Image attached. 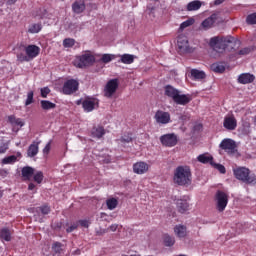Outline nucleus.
<instances>
[{
  "label": "nucleus",
  "mask_w": 256,
  "mask_h": 256,
  "mask_svg": "<svg viewBox=\"0 0 256 256\" xmlns=\"http://www.w3.org/2000/svg\"><path fill=\"white\" fill-rule=\"evenodd\" d=\"M45 16H40V19H43Z\"/></svg>",
  "instance_id": "64"
},
{
  "label": "nucleus",
  "mask_w": 256,
  "mask_h": 256,
  "mask_svg": "<svg viewBox=\"0 0 256 256\" xmlns=\"http://www.w3.org/2000/svg\"><path fill=\"white\" fill-rule=\"evenodd\" d=\"M190 75H191L192 79H194V81H201V80L205 79V77H207V75L205 74L204 71L198 70V69H192L190 71Z\"/></svg>",
  "instance_id": "20"
},
{
  "label": "nucleus",
  "mask_w": 256,
  "mask_h": 256,
  "mask_svg": "<svg viewBox=\"0 0 256 256\" xmlns=\"http://www.w3.org/2000/svg\"><path fill=\"white\" fill-rule=\"evenodd\" d=\"M223 126L228 131H235L237 129V119L234 116H226L224 118Z\"/></svg>",
  "instance_id": "15"
},
{
  "label": "nucleus",
  "mask_w": 256,
  "mask_h": 256,
  "mask_svg": "<svg viewBox=\"0 0 256 256\" xmlns=\"http://www.w3.org/2000/svg\"><path fill=\"white\" fill-rule=\"evenodd\" d=\"M7 5H15L17 3V0H7Z\"/></svg>",
  "instance_id": "58"
},
{
  "label": "nucleus",
  "mask_w": 256,
  "mask_h": 256,
  "mask_svg": "<svg viewBox=\"0 0 256 256\" xmlns=\"http://www.w3.org/2000/svg\"><path fill=\"white\" fill-rule=\"evenodd\" d=\"M78 223L81 225V227H89V221L87 220H80Z\"/></svg>",
  "instance_id": "54"
},
{
  "label": "nucleus",
  "mask_w": 256,
  "mask_h": 256,
  "mask_svg": "<svg viewBox=\"0 0 256 256\" xmlns=\"http://www.w3.org/2000/svg\"><path fill=\"white\" fill-rule=\"evenodd\" d=\"M215 201L217 211H219V213H223V211H225L227 208V204L229 203V195L221 190H218L215 195Z\"/></svg>",
  "instance_id": "5"
},
{
  "label": "nucleus",
  "mask_w": 256,
  "mask_h": 256,
  "mask_svg": "<svg viewBox=\"0 0 256 256\" xmlns=\"http://www.w3.org/2000/svg\"><path fill=\"white\" fill-rule=\"evenodd\" d=\"M28 189H29V191H33V189H35V184L30 183V184L28 185Z\"/></svg>",
  "instance_id": "59"
},
{
  "label": "nucleus",
  "mask_w": 256,
  "mask_h": 256,
  "mask_svg": "<svg viewBox=\"0 0 256 256\" xmlns=\"http://www.w3.org/2000/svg\"><path fill=\"white\" fill-rule=\"evenodd\" d=\"M119 226L117 225V224H112L110 227H109V229H110V231H113V232H115V231H117V228H118Z\"/></svg>",
  "instance_id": "55"
},
{
  "label": "nucleus",
  "mask_w": 256,
  "mask_h": 256,
  "mask_svg": "<svg viewBox=\"0 0 256 256\" xmlns=\"http://www.w3.org/2000/svg\"><path fill=\"white\" fill-rule=\"evenodd\" d=\"M131 141H133L131 134H124L120 139H117L119 145H127V143H131Z\"/></svg>",
  "instance_id": "36"
},
{
  "label": "nucleus",
  "mask_w": 256,
  "mask_h": 256,
  "mask_svg": "<svg viewBox=\"0 0 256 256\" xmlns=\"http://www.w3.org/2000/svg\"><path fill=\"white\" fill-rule=\"evenodd\" d=\"M1 197H3V190H1V187H0V199Z\"/></svg>",
  "instance_id": "62"
},
{
  "label": "nucleus",
  "mask_w": 256,
  "mask_h": 256,
  "mask_svg": "<svg viewBox=\"0 0 256 256\" xmlns=\"http://www.w3.org/2000/svg\"><path fill=\"white\" fill-rule=\"evenodd\" d=\"M73 45H75V40L74 39H71V38L64 39V41H63V46L64 47L69 48V47H73Z\"/></svg>",
  "instance_id": "44"
},
{
  "label": "nucleus",
  "mask_w": 256,
  "mask_h": 256,
  "mask_svg": "<svg viewBox=\"0 0 256 256\" xmlns=\"http://www.w3.org/2000/svg\"><path fill=\"white\" fill-rule=\"evenodd\" d=\"M222 3H225V0H215L214 5H221Z\"/></svg>",
  "instance_id": "57"
},
{
  "label": "nucleus",
  "mask_w": 256,
  "mask_h": 256,
  "mask_svg": "<svg viewBox=\"0 0 256 256\" xmlns=\"http://www.w3.org/2000/svg\"><path fill=\"white\" fill-rule=\"evenodd\" d=\"M155 9H156V6L153 5V3L148 4L147 11H149V13H155Z\"/></svg>",
  "instance_id": "52"
},
{
  "label": "nucleus",
  "mask_w": 256,
  "mask_h": 256,
  "mask_svg": "<svg viewBox=\"0 0 256 256\" xmlns=\"http://www.w3.org/2000/svg\"><path fill=\"white\" fill-rule=\"evenodd\" d=\"M173 101L176 105H187V103H191V96L189 94H181L179 92Z\"/></svg>",
  "instance_id": "18"
},
{
  "label": "nucleus",
  "mask_w": 256,
  "mask_h": 256,
  "mask_svg": "<svg viewBox=\"0 0 256 256\" xmlns=\"http://www.w3.org/2000/svg\"><path fill=\"white\" fill-rule=\"evenodd\" d=\"M33 173H35V169H33L32 167L26 166L22 168V177H25L28 180L33 177Z\"/></svg>",
  "instance_id": "34"
},
{
  "label": "nucleus",
  "mask_w": 256,
  "mask_h": 256,
  "mask_svg": "<svg viewBox=\"0 0 256 256\" xmlns=\"http://www.w3.org/2000/svg\"><path fill=\"white\" fill-rule=\"evenodd\" d=\"M117 89H119V80L117 79H112L107 82V84L104 87V95L108 98L111 99L113 95L117 92Z\"/></svg>",
  "instance_id": "8"
},
{
  "label": "nucleus",
  "mask_w": 256,
  "mask_h": 256,
  "mask_svg": "<svg viewBox=\"0 0 256 256\" xmlns=\"http://www.w3.org/2000/svg\"><path fill=\"white\" fill-rule=\"evenodd\" d=\"M149 164L144 161H139L133 164V173L136 175H145L149 171Z\"/></svg>",
  "instance_id": "12"
},
{
  "label": "nucleus",
  "mask_w": 256,
  "mask_h": 256,
  "mask_svg": "<svg viewBox=\"0 0 256 256\" xmlns=\"http://www.w3.org/2000/svg\"><path fill=\"white\" fill-rule=\"evenodd\" d=\"M117 205H119V200H117V198H109L106 200V206L109 211L117 209Z\"/></svg>",
  "instance_id": "31"
},
{
  "label": "nucleus",
  "mask_w": 256,
  "mask_h": 256,
  "mask_svg": "<svg viewBox=\"0 0 256 256\" xmlns=\"http://www.w3.org/2000/svg\"><path fill=\"white\" fill-rule=\"evenodd\" d=\"M98 106H99V100H97L96 98H88L82 102V107L84 111H86V113H91V111H93L95 107H98Z\"/></svg>",
  "instance_id": "13"
},
{
  "label": "nucleus",
  "mask_w": 256,
  "mask_h": 256,
  "mask_svg": "<svg viewBox=\"0 0 256 256\" xmlns=\"http://www.w3.org/2000/svg\"><path fill=\"white\" fill-rule=\"evenodd\" d=\"M39 153V143L34 142L32 143L27 151L28 157H35Z\"/></svg>",
  "instance_id": "27"
},
{
  "label": "nucleus",
  "mask_w": 256,
  "mask_h": 256,
  "mask_svg": "<svg viewBox=\"0 0 256 256\" xmlns=\"http://www.w3.org/2000/svg\"><path fill=\"white\" fill-rule=\"evenodd\" d=\"M197 161L199 163H203L204 165H207V163H209L210 165H213V156H211L208 153L200 154L197 157Z\"/></svg>",
  "instance_id": "21"
},
{
  "label": "nucleus",
  "mask_w": 256,
  "mask_h": 256,
  "mask_svg": "<svg viewBox=\"0 0 256 256\" xmlns=\"http://www.w3.org/2000/svg\"><path fill=\"white\" fill-rule=\"evenodd\" d=\"M40 105H41V108L44 110V111H49L51 109H55V107H57V105L51 101H48V100H42L40 102Z\"/></svg>",
  "instance_id": "32"
},
{
  "label": "nucleus",
  "mask_w": 256,
  "mask_h": 256,
  "mask_svg": "<svg viewBox=\"0 0 256 256\" xmlns=\"http://www.w3.org/2000/svg\"><path fill=\"white\" fill-rule=\"evenodd\" d=\"M177 45L179 51L182 53H189V51H191V48H189V39H187V36L183 34L178 36Z\"/></svg>",
  "instance_id": "11"
},
{
  "label": "nucleus",
  "mask_w": 256,
  "mask_h": 256,
  "mask_svg": "<svg viewBox=\"0 0 256 256\" xmlns=\"http://www.w3.org/2000/svg\"><path fill=\"white\" fill-rule=\"evenodd\" d=\"M211 69H212V71H214V73H224L225 72V64L221 63V62L213 63L211 65Z\"/></svg>",
  "instance_id": "33"
},
{
  "label": "nucleus",
  "mask_w": 256,
  "mask_h": 256,
  "mask_svg": "<svg viewBox=\"0 0 256 256\" xmlns=\"http://www.w3.org/2000/svg\"><path fill=\"white\" fill-rule=\"evenodd\" d=\"M91 135L96 139H101V137L105 135V128H103L102 126L94 127L92 129Z\"/></svg>",
  "instance_id": "25"
},
{
  "label": "nucleus",
  "mask_w": 256,
  "mask_h": 256,
  "mask_svg": "<svg viewBox=\"0 0 256 256\" xmlns=\"http://www.w3.org/2000/svg\"><path fill=\"white\" fill-rule=\"evenodd\" d=\"M215 21H217V15L212 14L201 23L202 29L205 31H207V29H211V27L215 25Z\"/></svg>",
  "instance_id": "19"
},
{
  "label": "nucleus",
  "mask_w": 256,
  "mask_h": 256,
  "mask_svg": "<svg viewBox=\"0 0 256 256\" xmlns=\"http://www.w3.org/2000/svg\"><path fill=\"white\" fill-rule=\"evenodd\" d=\"M43 29V24L41 23H33L28 26V33L35 35L39 33Z\"/></svg>",
  "instance_id": "28"
},
{
  "label": "nucleus",
  "mask_w": 256,
  "mask_h": 256,
  "mask_svg": "<svg viewBox=\"0 0 256 256\" xmlns=\"http://www.w3.org/2000/svg\"><path fill=\"white\" fill-rule=\"evenodd\" d=\"M246 23H248V25H256V13L248 15L246 18Z\"/></svg>",
  "instance_id": "41"
},
{
  "label": "nucleus",
  "mask_w": 256,
  "mask_h": 256,
  "mask_svg": "<svg viewBox=\"0 0 256 256\" xmlns=\"http://www.w3.org/2000/svg\"><path fill=\"white\" fill-rule=\"evenodd\" d=\"M0 239L4 241H11V231L7 228H3L0 230Z\"/></svg>",
  "instance_id": "37"
},
{
  "label": "nucleus",
  "mask_w": 256,
  "mask_h": 256,
  "mask_svg": "<svg viewBox=\"0 0 256 256\" xmlns=\"http://www.w3.org/2000/svg\"><path fill=\"white\" fill-rule=\"evenodd\" d=\"M154 119L158 125H168V123H171V114L163 110H157Z\"/></svg>",
  "instance_id": "9"
},
{
  "label": "nucleus",
  "mask_w": 256,
  "mask_h": 256,
  "mask_svg": "<svg viewBox=\"0 0 256 256\" xmlns=\"http://www.w3.org/2000/svg\"><path fill=\"white\" fill-rule=\"evenodd\" d=\"M25 53L28 57V61H32V59L39 56V53H41V48H39L37 45H28L25 47Z\"/></svg>",
  "instance_id": "14"
},
{
  "label": "nucleus",
  "mask_w": 256,
  "mask_h": 256,
  "mask_svg": "<svg viewBox=\"0 0 256 256\" xmlns=\"http://www.w3.org/2000/svg\"><path fill=\"white\" fill-rule=\"evenodd\" d=\"M249 53H251V48H243L238 52V55H249Z\"/></svg>",
  "instance_id": "49"
},
{
  "label": "nucleus",
  "mask_w": 256,
  "mask_h": 256,
  "mask_svg": "<svg viewBox=\"0 0 256 256\" xmlns=\"http://www.w3.org/2000/svg\"><path fill=\"white\" fill-rule=\"evenodd\" d=\"M176 207L179 213H187L189 211V202H187V197H183L176 200Z\"/></svg>",
  "instance_id": "17"
},
{
  "label": "nucleus",
  "mask_w": 256,
  "mask_h": 256,
  "mask_svg": "<svg viewBox=\"0 0 256 256\" xmlns=\"http://www.w3.org/2000/svg\"><path fill=\"white\" fill-rule=\"evenodd\" d=\"M164 245L166 247H173L175 245V237L165 234L163 237Z\"/></svg>",
  "instance_id": "35"
},
{
  "label": "nucleus",
  "mask_w": 256,
  "mask_h": 256,
  "mask_svg": "<svg viewBox=\"0 0 256 256\" xmlns=\"http://www.w3.org/2000/svg\"><path fill=\"white\" fill-rule=\"evenodd\" d=\"M33 103V91L28 92L25 105H31Z\"/></svg>",
  "instance_id": "47"
},
{
  "label": "nucleus",
  "mask_w": 256,
  "mask_h": 256,
  "mask_svg": "<svg viewBox=\"0 0 256 256\" xmlns=\"http://www.w3.org/2000/svg\"><path fill=\"white\" fill-rule=\"evenodd\" d=\"M165 95L166 97H170V99H175L179 95V90L175 89L171 85H167L165 87Z\"/></svg>",
  "instance_id": "23"
},
{
  "label": "nucleus",
  "mask_w": 256,
  "mask_h": 256,
  "mask_svg": "<svg viewBox=\"0 0 256 256\" xmlns=\"http://www.w3.org/2000/svg\"><path fill=\"white\" fill-rule=\"evenodd\" d=\"M244 127H246V129H250L251 128V124L249 122H246L244 124Z\"/></svg>",
  "instance_id": "60"
},
{
  "label": "nucleus",
  "mask_w": 256,
  "mask_h": 256,
  "mask_svg": "<svg viewBox=\"0 0 256 256\" xmlns=\"http://www.w3.org/2000/svg\"><path fill=\"white\" fill-rule=\"evenodd\" d=\"M198 127H199V129H201V127H203V126H201V125H198Z\"/></svg>",
  "instance_id": "63"
},
{
  "label": "nucleus",
  "mask_w": 256,
  "mask_h": 256,
  "mask_svg": "<svg viewBox=\"0 0 256 256\" xmlns=\"http://www.w3.org/2000/svg\"><path fill=\"white\" fill-rule=\"evenodd\" d=\"M219 147L220 149H223V151H226V153H228L229 155H234V153H237V144L233 139H223Z\"/></svg>",
  "instance_id": "7"
},
{
  "label": "nucleus",
  "mask_w": 256,
  "mask_h": 256,
  "mask_svg": "<svg viewBox=\"0 0 256 256\" xmlns=\"http://www.w3.org/2000/svg\"><path fill=\"white\" fill-rule=\"evenodd\" d=\"M160 143L163 147H175L179 143V137L175 133L160 136Z\"/></svg>",
  "instance_id": "6"
},
{
  "label": "nucleus",
  "mask_w": 256,
  "mask_h": 256,
  "mask_svg": "<svg viewBox=\"0 0 256 256\" xmlns=\"http://www.w3.org/2000/svg\"><path fill=\"white\" fill-rule=\"evenodd\" d=\"M39 211H41L42 215H49V213H51V208L47 205H44L39 208Z\"/></svg>",
  "instance_id": "45"
},
{
  "label": "nucleus",
  "mask_w": 256,
  "mask_h": 256,
  "mask_svg": "<svg viewBox=\"0 0 256 256\" xmlns=\"http://www.w3.org/2000/svg\"><path fill=\"white\" fill-rule=\"evenodd\" d=\"M49 151H51V142H48L46 146L43 149V154L44 155H49Z\"/></svg>",
  "instance_id": "51"
},
{
  "label": "nucleus",
  "mask_w": 256,
  "mask_h": 256,
  "mask_svg": "<svg viewBox=\"0 0 256 256\" xmlns=\"http://www.w3.org/2000/svg\"><path fill=\"white\" fill-rule=\"evenodd\" d=\"M17 60L20 61V63L29 62V58H28L27 54H23V53L17 54Z\"/></svg>",
  "instance_id": "43"
},
{
  "label": "nucleus",
  "mask_w": 256,
  "mask_h": 256,
  "mask_svg": "<svg viewBox=\"0 0 256 256\" xmlns=\"http://www.w3.org/2000/svg\"><path fill=\"white\" fill-rule=\"evenodd\" d=\"M77 229V224H72L70 227L66 229L67 233H73Z\"/></svg>",
  "instance_id": "53"
},
{
  "label": "nucleus",
  "mask_w": 256,
  "mask_h": 256,
  "mask_svg": "<svg viewBox=\"0 0 256 256\" xmlns=\"http://www.w3.org/2000/svg\"><path fill=\"white\" fill-rule=\"evenodd\" d=\"M93 63H95V56H93L89 52H86L81 56H76L74 60V65L75 67H78V69L89 67V65H93Z\"/></svg>",
  "instance_id": "4"
},
{
  "label": "nucleus",
  "mask_w": 256,
  "mask_h": 256,
  "mask_svg": "<svg viewBox=\"0 0 256 256\" xmlns=\"http://www.w3.org/2000/svg\"><path fill=\"white\" fill-rule=\"evenodd\" d=\"M237 81L240 85H249V83H253V81H255V75L251 73H242L238 76Z\"/></svg>",
  "instance_id": "16"
},
{
  "label": "nucleus",
  "mask_w": 256,
  "mask_h": 256,
  "mask_svg": "<svg viewBox=\"0 0 256 256\" xmlns=\"http://www.w3.org/2000/svg\"><path fill=\"white\" fill-rule=\"evenodd\" d=\"M8 121L12 125V127H24L25 122L21 118H17L13 115L8 116Z\"/></svg>",
  "instance_id": "24"
},
{
  "label": "nucleus",
  "mask_w": 256,
  "mask_h": 256,
  "mask_svg": "<svg viewBox=\"0 0 256 256\" xmlns=\"http://www.w3.org/2000/svg\"><path fill=\"white\" fill-rule=\"evenodd\" d=\"M72 11L78 15L85 11V2H75L72 4Z\"/></svg>",
  "instance_id": "29"
},
{
  "label": "nucleus",
  "mask_w": 256,
  "mask_h": 256,
  "mask_svg": "<svg viewBox=\"0 0 256 256\" xmlns=\"http://www.w3.org/2000/svg\"><path fill=\"white\" fill-rule=\"evenodd\" d=\"M195 23V20L188 19L180 24V31H183V29H187V27H191Z\"/></svg>",
  "instance_id": "40"
},
{
  "label": "nucleus",
  "mask_w": 256,
  "mask_h": 256,
  "mask_svg": "<svg viewBox=\"0 0 256 256\" xmlns=\"http://www.w3.org/2000/svg\"><path fill=\"white\" fill-rule=\"evenodd\" d=\"M77 89H79V82L75 79H70L64 83L62 91L64 95H72Z\"/></svg>",
  "instance_id": "10"
},
{
  "label": "nucleus",
  "mask_w": 256,
  "mask_h": 256,
  "mask_svg": "<svg viewBox=\"0 0 256 256\" xmlns=\"http://www.w3.org/2000/svg\"><path fill=\"white\" fill-rule=\"evenodd\" d=\"M173 183L179 187H189V185L193 183L191 167L188 165H180L176 167L173 174Z\"/></svg>",
  "instance_id": "1"
},
{
  "label": "nucleus",
  "mask_w": 256,
  "mask_h": 256,
  "mask_svg": "<svg viewBox=\"0 0 256 256\" xmlns=\"http://www.w3.org/2000/svg\"><path fill=\"white\" fill-rule=\"evenodd\" d=\"M34 181L38 184L43 183V172L38 171L34 174Z\"/></svg>",
  "instance_id": "42"
},
{
  "label": "nucleus",
  "mask_w": 256,
  "mask_h": 256,
  "mask_svg": "<svg viewBox=\"0 0 256 256\" xmlns=\"http://www.w3.org/2000/svg\"><path fill=\"white\" fill-rule=\"evenodd\" d=\"M234 176L238 181H242L247 185H256V175L251 174L248 168L240 167L234 169Z\"/></svg>",
  "instance_id": "3"
},
{
  "label": "nucleus",
  "mask_w": 256,
  "mask_h": 256,
  "mask_svg": "<svg viewBox=\"0 0 256 256\" xmlns=\"http://www.w3.org/2000/svg\"><path fill=\"white\" fill-rule=\"evenodd\" d=\"M40 91H41V97H43V99H47V95L51 93V89H49V87L41 88Z\"/></svg>",
  "instance_id": "46"
},
{
  "label": "nucleus",
  "mask_w": 256,
  "mask_h": 256,
  "mask_svg": "<svg viewBox=\"0 0 256 256\" xmlns=\"http://www.w3.org/2000/svg\"><path fill=\"white\" fill-rule=\"evenodd\" d=\"M201 9V1L194 0L187 4V11H199Z\"/></svg>",
  "instance_id": "30"
},
{
  "label": "nucleus",
  "mask_w": 256,
  "mask_h": 256,
  "mask_svg": "<svg viewBox=\"0 0 256 256\" xmlns=\"http://www.w3.org/2000/svg\"><path fill=\"white\" fill-rule=\"evenodd\" d=\"M174 233L179 237L180 239L183 237H187V227L183 225H177L174 228Z\"/></svg>",
  "instance_id": "26"
},
{
  "label": "nucleus",
  "mask_w": 256,
  "mask_h": 256,
  "mask_svg": "<svg viewBox=\"0 0 256 256\" xmlns=\"http://www.w3.org/2000/svg\"><path fill=\"white\" fill-rule=\"evenodd\" d=\"M52 249L55 251V253H60L61 252V243L55 242Z\"/></svg>",
  "instance_id": "50"
},
{
  "label": "nucleus",
  "mask_w": 256,
  "mask_h": 256,
  "mask_svg": "<svg viewBox=\"0 0 256 256\" xmlns=\"http://www.w3.org/2000/svg\"><path fill=\"white\" fill-rule=\"evenodd\" d=\"M213 166H214L215 169H217L220 173H222V174H225V173H226L225 166H223L222 164H214V162H213Z\"/></svg>",
  "instance_id": "48"
},
{
  "label": "nucleus",
  "mask_w": 256,
  "mask_h": 256,
  "mask_svg": "<svg viewBox=\"0 0 256 256\" xmlns=\"http://www.w3.org/2000/svg\"><path fill=\"white\" fill-rule=\"evenodd\" d=\"M17 161V156L11 155L7 156L2 159V165H13V163H16Z\"/></svg>",
  "instance_id": "39"
},
{
  "label": "nucleus",
  "mask_w": 256,
  "mask_h": 256,
  "mask_svg": "<svg viewBox=\"0 0 256 256\" xmlns=\"http://www.w3.org/2000/svg\"><path fill=\"white\" fill-rule=\"evenodd\" d=\"M209 45L210 47L214 48V51H216V53H223V51H225V49H227V47H229L230 45L231 47H233V45L240 46L241 42L239 40H235L231 36H227V37L214 36L210 39Z\"/></svg>",
  "instance_id": "2"
},
{
  "label": "nucleus",
  "mask_w": 256,
  "mask_h": 256,
  "mask_svg": "<svg viewBox=\"0 0 256 256\" xmlns=\"http://www.w3.org/2000/svg\"><path fill=\"white\" fill-rule=\"evenodd\" d=\"M114 59H117V55H115V54H103L100 61L102 63H111V61H114Z\"/></svg>",
  "instance_id": "38"
},
{
  "label": "nucleus",
  "mask_w": 256,
  "mask_h": 256,
  "mask_svg": "<svg viewBox=\"0 0 256 256\" xmlns=\"http://www.w3.org/2000/svg\"><path fill=\"white\" fill-rule=\"evenodd\" d=\"M118 57H120L118 63H123L124 65H131L135 61V56L131 54L118 55Z\"/></svg>",
  "instance_id": "22"
},
{
  "label": "nucleus",
  "mask_w": 256,
  "mask_h": 256,
  "mask_svg": "<svg viewBox=\"0 0 256 256\" xmlns=\"http://www.w3.org/2000/svg\"><path fill=\"white\" fill-rule=\"evenodd\" d=\"M0 175H3V176L5 177V175H7V170H2V171L0 172Z\"/></svg>",
  "instance_id": "61"
},
{
  "label": "nucleus",
  "mask_w": 256,
  "mask_h": 256,
  "mask_svg": "<svg viewBox=\"0 0 256 256\" xmlns=\"http://www.w3.org/2000/svg\"><path fill=\"white\" fill-rule=\"evenodd\" d=\"M7 147L5 145L0 146V153H6Z\"/></svg>",
  "instance_id": "56"
}]
</instances>
